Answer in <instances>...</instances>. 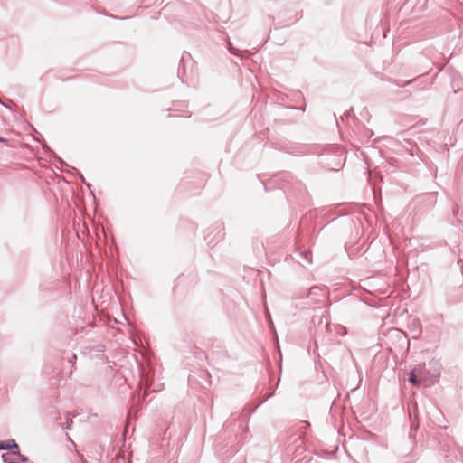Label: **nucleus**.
<instances>
[{
    "label": "nucleus",
    "instance_id": "1",
    "mask_svg": "<svg viewBox=\"0 0 463 463\" xmlns=\"http://www.w3.org/2000/svg\"><path fill=\"white\" fill-rule=\"evenodd\" d=\"M439 377L438 373H430L424 366H418L410 373L409 381L416 386L429 387L435 384Z\"/></svg>",
    "mask_w": 463,
    "mask_h": 463
},
{
    "label": "nucleus",
    "instance_id": "2",
    "mask_svg": "<svg viewBox=\"0 0 463 463\" xmlns=\"http://www.w3.org/2000/svg\"><path fill=\"white\" fill-rule=\"evenodd\" d=\"M14 449H15V450L13 451V454L19 455L18 445L14 439L0 441V450H9Z\"/></svg>",
    "mask_w": 463,
    "mask_h": 463
},
{
    "label": "nucleus",
    "instance_id": "3",
    "mask_svg": "<svg viewBox=\"0 0 463 463\" xmlns=\"http://www.w3.org/2000/svg\"><path fill=\"white\" fill-rule=\"evenodd\" d=\"M324 291H325L324 288L317 287V286H314V287L310 288L308 296L309 297L324 296L325 295Z\"/></svg>",
    "mask_w": 463,
    "mask_h": 463
},
{
    "label": "nucleus",
    "instance_id": "4",
    "mask_svg": "<svg viewBox=\"0 0 463 463\" xmlns=\"http://www.w3.org/2000/svg\"><path fill=\"white\" fill-rule=\"evenodd\" d=\"M303 256L307 260V261L311 262V260H309V253L308 252H305L303 254Z\"/></svg>",
    "mask_w": 463,
    "mask_h": 463
},
{
    "label": "nucleus",
    "instance_id": "5",
    "mask_svg": "<svg viewBox=\"0 0 463 463\" xmlns=\"http://www.w3.org/2000/svg\"><path fill=\"white\" fill-rule=\"evenodd\" d=\"M19 456H20V459H21V461H23V462L27 461V458H26V457H24V456H21L20 454H19Z\"/></svg>",
    "mask_w": 463,
    "mask_h": 463
},
{
    "label": "nucleus",
    "instance_id": "6",
    "mask_svg": "<svg viewBox=\"0 0 463 463\" xmlns=\"http://www.w3.org/2000/svg\"><path fill=\"white\" fill-rule=\"evenodd\" d=\"M6 142H7V140L5 138L0 137V143H6Z\"/></svg>",
    "mask_w": 463,
    "mask_h": 463
},
{
    "label": "nucleus",
    "instance_id": "7",
    "mask_svg": "<svg viewBox=\"0 0 463 463\" xmlns=\"http://www.w3.org/2000/svg\"><path fill=\"white\" fill-rule=\"evenodd\" d=\"M229 50H230V52H232V53L235 54V52L233 51V48H232V47H230V49H229Z\"/></svg>",
    "mask_w": 463,
    "mask_h": 463
},
{
    "label": "nucleus",
    "instance_id": "8",
    "mask_svg": "<svg viewBox=\"0 0 463 463\" xmlns=\"http://www.w3.org/2000/svg\"><path fill=\"white\" fill-rule=\"evenodd\" d=\"M411 82V80H408V81H406L402 86H407V85H409Z\"/></svg>",
    "mask_w": 463,
    "mask_h": 463
},
{
    "label": "nucleus",
    "instance_id": "9",
    "mask_svg": "<svg viewBox=\"0 0 463 463\" xmlns=\"http://www.w3.org/2000/svg\"><path fill=\"white\" fill-rule=\"evenodd\" d=\"M305 424H306V425H305V428H307V427H309V425H310V424H309L308 422H307V421H305Z\"/></svg>",
    "mask_w": 463,
    "mask_h": 463
},
{
    "label": "nucleus",
    "instance_id": "10",
    "mask_svg": "<svg viewBox=\"0 0 463 463\" xmlns=\"http://www.w3.org/2000/svg\"><path fill=\"white\" fill-rule=\"evenodd\" d=\"M453 213L456 215L458 213V210L457 209H454L453 210Z\"/></svg>",
    "mask_w": 463,
    "mask_h": 463
},
{
    "label": "nucleus",
    "instance_id": "11",
    "mask_svg": "<svg viewBox=\"0 0 463 463\" xmlns=\"http://www.w3.org/2000/svg\"><path fill=\"white\" fill-rule=\"evenodd\" d=\"M72 359L76 360V355L75 354L72 355Z\"/></svg>",
    "mask_w": 463,
    "mask_h": 463
},
{
    "label": "nucleus",
    "instance_id": "12",
    "mask_svg": "<svg viewBox=\"0 0 463 463\" xmlns=\"http://www.w3.org/2000/svg\"><path fill=\"white\" fill-rule=\"evenodd\" d=\"M0 104H3L2 100L0 99Z\"/></svg>",
    "mask_w": 463,
    "mask_h": 463
}]
</instances>
